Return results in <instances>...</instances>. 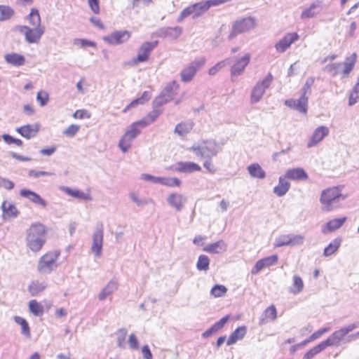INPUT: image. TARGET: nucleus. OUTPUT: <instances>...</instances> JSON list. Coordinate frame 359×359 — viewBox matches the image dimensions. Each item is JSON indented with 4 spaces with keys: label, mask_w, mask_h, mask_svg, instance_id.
Returning <instances> with one entry per match:
<instances>
[{
    "label": "nucleus",
    "mask_w": 359,
    "mask_h": 359,
    "mask_svg": "<svg viewBox=\"0 0 359 359\" xmlns=\"http://www.w3.org/2000/svg\"><path fill=\"white\" fill-rule=\"evenodd\" d=\"M326 348L325 345L322 341L311 349H310L308 352L305 353L303 357V359H312L316 355L320 353L323 350Z\"/></svg>",
    "instance_id": "obj_45"
},
{
    "label": "nucleus",
    "mask_w": 359,
    "mask_h": 359,
    "mask_svg": "<svg viewBox=\"0 0 359 359\" xmlns=\"http://www.w3.org/2000/svg\"><path fill=\"white\" fill-rule=\"evenodd\" d=\"M151 97V95L149 93V92L148 91H144L142 96L139 98H137L134 100H133L128 106H127V109L128 108H130V107H136L137 105H138L139 104H144L145 102H147V100H149Z\"/></svg>",
    "instance_id": "obj_50"
},
{
    "label": "nucleus",
    "mask_w": 359,
    "mask_h": 359,
    "mask_svg": "<svg viewBox=\"0 0 359 359\" xmlns=\"http://www.w3.org/2000/svg\"><path fill=\"white\" fill-rule=\"evenodd\" d=\"M290 245V234H283L277 237L273 243L274 248Z\"/></svg>",
    "instance_id": "obj_49"
},
{
    "label": "nucleus",
    "mask_w": 359,
    "mask_h": 359,
    "mask_svg": "<svg viewBox=\"0 0 359 359\" xmlns=\"http://www.w3.org/2000/svg\"><path fill=\"white\" fill-rule=\"evenodd\" d=\"M210 259L205 255H201L198 257L196 263V268L199 271H208L209 269Z\"/></svg>",
    "instance_id": "obj_48"
},
{
    "label": "nucleus",
    "mask_w": 359,
    "mask_h": 359,
    "mask_svg": "<svg viewBox=\"0 0 359 359\" xmlns=\"http://www.w3.org/2000/svg\"><path fill=\"white\" fill-rule=\"evenodd\" d=\"M4 60L6 63L14 67H20L25 64L26 59L24 55L17 53H11L4 55Z\"/></svg>",
    "instance_id": "obj_26"
},
{
    "label": "nucleus",
    "mask_w": 359,
    "mask_h": 359,
    "mask_svg": "<svg viewBox=\"0 0 359 359\" xmlns=\"http://www.w3.org/2000/svg\"><path fill=\"white\" fill-rule=\"evenodd\" d=\"M14 10L8 6L0 5V21L9 20L13 15Z\"/></svg>",
    "instance_id": "obj_46"
},
{
    "label": "nucleus",
    "mask_w": 359,
    "mask_h": 359,
    "mask_svg": "<svg viewBox=\"0 0 359 359\" xmlns=\"http://www.w3.org/2000/svg\"><path fill=\"white\" fill-rule=\"evenodd\" d=\"M314 81H315V78L313 76H310L306 80V82L301 90L302 95H304L308 96V97L311 95V87L313 85Z\"/></svg>",
    "instance_id": "obj_52"
},
{
    "label": "nucleus",
    "mask_w": 359,
    "mask_h": 359,
    "mask_svg": "<svg viewBox=\"0 0 359 359\" xmlns=\"http://www.w3.org/2000/svg\"><path fill=\"white\" fill-rule=\"evenodd\" d=\"M172 170L180 172H193L200 171L201 168L199 165L194 162H178L172 167Z\"/></svg>",
    "instance_id": "obj_23"
},
{
    "label": "nucleus",
    "mask_w": 359,
    "mask_h": 359,
    "mask_svg": "<svg viewBox=\"0 0 359 359\" xmlns=\"http://www.w3.org/2000/svg\"><path fill=\"white\" fill-rule=\"evenodd\" d=\"M140 133V130L130 126L118 142L120 149L126 153L131 147L133 140Z\"/></svg>",
    "instance_id": "obj_13"
},
{
    "label": "nucleus",
    "mask_w": 359,
    "mask_h": 359,
    "mask_svg": "<svg viewBox=\"0 0 359 359\" xmlns=\"http://www.w3.org/2000/svg\"><path fill=\"white\" fill-rule=\"evenodd\" d=\"M357 59V54L353 53L351 56L346 57L344 62L343 73L345 76H348L353 69Z\"/></svg>",
    "instance_id": "obj_39"
},
{
    "label": "nucleus",
    "mask_w": 359,
    "mask_h": 359,
    "mask_svg": "<svg viewBox=\"0 0 359 359\" xmlns=\"http://www.w3.org/2000/svg\"><path fill=\"white\" fill-rule=\"evenodd\" d=\"M1 209L3 211V217L4 219L10 217L15 218L19 214V212L15 205L13 203H8L6 201L2 203Z\"/></svg>",
    "instance_id": "obj_29"
},
{
    "label": "nucleus",
    "mask_w": 359,
    "mask_h": 359,
    "mask_svg": "<svg viewBox=\"0 0 359 359\" xmlns=\"http://www.w3.org/2000/svg\"><path fill=\"white\" fill-rule=\"evenodd\" d=\"M53 173L50 172H46V171H37L35 170H29L28 175L29 177H34L35 178L40 177L41 176H51Z\"/></svg>",
    "instance_id": "obj_62"
},
{
    "label": "nucleus",
    "mask_w": 359,
    "mask_h": 359,
    "mask_svg": "<svg viewBox=\"0 0 359 359\" xmlns=\"http://www.w3.org/2000/svg\"><path fill=\"white\" fill-rule=\"evenodd\" d=\"M26 244L32 252H39L46 241V228L39 222L32 224L26 232Z\"/></svg>",
    "instance_id": "obj_1"
},
{
    "label": "nucleus",
    "mask_w": 359,
    "mask_h": 359,
    "mask_svg": "<svg viewBox=\"0 0 359 359\" xmlns=\"http://www.w3.org/2000/svg\"><path fill=\"white\" fill-rule=\"evenodd\" d=\"M194 123L191 121L182 122L178 123L174 130V133L183 137L188 134L193 128Z\"/></svg>",
    "instance_id": "obj_35"
},
{
    "label": "nucleus",
    "mask_w": 359,
    "mask_h": 359,
    "mask_svg": "<svg viewBox=\"0 0 359 359\" xmlns=\"http://www.w3.org/2000/svg\"><path fill=\"white\" fill-rule=\"evenodd\" d=\"M15 322L21 326L22 334L23 335L26 336L27 337L29 338L30 337V330H29V325H28V323L27 322V320L22 317L15 316Z\"/></svg>",
    "instance_id": "obj_47"
},
{
    "label": "nucleus",
    "mask_w": 359,
    "mask_h": 359,
    "mask_svg": "<svg viewBox=\"0 0 359 359\" xmlns=\"http://www.w3.org/2000/svg\"><path fill=\"white\" fill-rule=\"evenodd\" d=\"M221 149V147L213 140L203 141L198 146H193L191 147V150L197 156L206 159H211Z\"/></svg>",
    "instance_id": "obj_4"
},
{
    "label": "nucleus",
    "mask_w": 359,
    "mask_h": 359,
    "mask_svg": "<svg viewBox=\"0 0 359 359\" xmlns=\"http://www.w3.org/2000/svg\"><path fill=\"white\" fill-rule=\"evenodd\" d=\"M249 174L252 177L264 179L266 177L265 171L262 168L258 163H252L248 167Z\"/></svg>",
    "instance_id": "obj_37"
},
{
    "label": "nucleus",
    "mask_w": 359,
    "mask_h": 359,
    "mask_svg": "<svg viewBox=\"0 0 359 359\" xmlns=\"http://www.w3.org/2000/svg\"><path fill=\"white\" fill-rule=\"evenodd\" d=\"M286 177H280L278 179V184L273 188V193L279 197L286 194L290 187V184L285 179Z\"/></svg>",
    "instance_id": "obj_31"
},
{
    "label": "nucleus",
    "mask_w": 359,
    "mask_h": 359,
    "mask_svg": "<svg viewBox=\"0 0 359 359\" xmlns=\"http://www.w3.org/2000/svg\"><path fill=\"white\" fill-rule=\"evenodd\" d=\"M79 128V126L72 124L64 130L63 134L68 137H74L77 133Z\"/></svg>",
    "instance_id": "obj_59"
},
{
    "label": "nucleus",
    "mask_w": 359,
    "mask_h": 359,
    "mask_svg": "<svg viewBox=\"0 0 359 359\" xmlns=\"http://www.w3.org/2000/svg\"><path fill=\"white\" fill-rule=\"evenodd\" d=\"M273 79V75L269 73L262 81L256 83L251 92L250 100L252 103H257L260 101L266 89L271 84Z\"/></svg>",
    "instance_id": "obj_9"
},
{
    "label": "nucleus",
    "mask_w": 359,
    "mask_h": 359,
    "mask_svg": "<svg viewBox=\"0 0 359 359\" xmlns=\"http://www.w3.org/2000/svg\"><path fill=\"white\" fill-rule=\"evenodd\" d=\"M182 28L180 27H161L157 32V35L159 37L170 38L171 39H177L182 34Z\"/></svg>",
    "instance_id": "obj_21"
},
{
    "label": "nucleus",
    "mask_w": 359,
    "mask_h": 359,
    "mask_svg": "<svg viewBox=\"0 0 359 359\" xmlns=\"http://www.w3.org/2000/svg\"><path fill=\"white\" fill-rule=\"evenodd\" d=\"M74 45H79L81 47L84 48L87 46L94 47L95 46V43L87 39H76L74 41Z\"/></svg>",
    "instance_id": "obj_61"
},
{
    "label": "nucleus",
    "mask_w": 359,
    "mask_h": 359,
    "mask_svg": "<svg viewBox=\"0 0 359 359\" xmlns=\"http://www.w3.org/2000/svg\"><path fill=\"white\" fill-rule=\"evenodd\" d=\"M181 184V180L177 177H163L161 182V184L170 187H180Z\"/></svg>",
    "instance_id": "obj_53"
},
{
    "label": "nucleus",
    "mask_w": 359,
    "mask_h": 359,
    "mask_svg": "<svg viewBox=\"0 0 359 359\" xmlns=\"http://www.w3.org/2000/svg\"><path fill=\"white\" fill-rule=\"evenodd\" d=\"M227 1L228 0H206L192 4L182 11L177 18V22H181L190 15H192L194 20L197 19L207 13L211 7L217 6Z\"/></svg>",
    "instance_id": "obj_2"
},
{
    "label": "nucleus",
    "mask_w": 359,
    "mask_h": 359,
    "mask_svg": "<svg viewBox=\"0 0 359 359\" xmlns=\"http://www.w3.org/2000/svg\"><path fill=\"white\" fill-rule=\"evenodd\" d=\"M178 89L179 85L175 81L168 83L161 94L155 98L153 102V106L154 107H159L170 102L177 94Z\"/></svg>",
    "instance_id": "obj_6"
},
{
    "label": "nucleus",
    "mask_w": 359,
    "mask_h": 359,
    "mask_svg": "<svg viewBox=\"0 0 359 359\" xmlns=\"http://www.w3.org/2000/svg\"><path fill=\"white\" fill-rule=\"evenodd\" d=\"M158 43V41L143 43L138 49L137 57L133 59V62L136 65L147 61L151 52L157 46Z\"/></svg>",
    "instance_id": "obj_12"
},
{
    "label": "nucleus",
    "mask_w": 359,
    "mask_h": 359,
    "mask_svg": "<svg viewBox=\"0 0 359 359\" xmlns=\"http://www.w3.org/2000/svg\"><path fill=\"white\" fill-rule=\"evenodd\" d=\"M308 100L309 97L301 94L299 99H290L287 100L285 102L287 107L297 110L300 113L306 114L308 109Z\"/></svg>",
    "instance_id": "obj_15"
},
{
    "label": "nucleus",
    "mask_w": 359,
    "mask_h": 359,
    "mask_svg": "<svg viewBox=\"0 0 359 359\" xmlns=\"http://www.w3.org/2000/svg\"><path fill=\"white\" fill-rule=\"evenodd\" d=\"M227 288L223 285H215L210 290V294L214 297H221L225 295Z\"/></svg>",
    "instance_id": "obj_51"
},
{
    "label": "nucleus",
    "mask_w": 359,
    "mask_h": 359,
    "mask_svg": "<svg viewBox=\"0 0 359 359\" xmlns=\"http://www.w3.org/2000/svg\"><path fill=\"white\" fill-rule=\"evenodd\" d=\"M141 178L142 180H147V181H151L155 184H161L162 179L161 177H155L149 174H142L141 175Z\"/></svg>",
    "instance_id": "obj_63"
},
{
    "label": "nucleus",
    "mask_w": 359,
    "mask_h": 359,
    "mask_svg": "<svg viewBox=\"0 0 359 359\" xmlns=\"http://www.w3.org/2000/svg\"><path fill=\"white\" fill-rule=\"evenodd\" d=\"M187 201V198L179 193H172L167 198L168 203L177 211H181Z\"/></svg>",
    "instance_id": "obj_19"
},
{
    "label": "nucleus",
    "mask_w": 359,
    "mask_h": 359,
    "mask_svg": "<svg viewBox=\"0 0 359 359\" xmlns=\"http://www.w3.org/2000/svg\"><path fill=\"white\" fill-rule=\"evenodd\" d=\"M203 250L206 252L219 254L226 250V245L224 241L220 240L215 243L207 245Z\"/></svg>",
    "instance_id": "obj_30"
},
{
    "label": "nucleus",
    "mask_w": 359,
    "mask_h": 359,
    "mask_svg": "<svg viewBox=\"0 0 359 359\" xmlns=\"http://www.w3.org/2000/svg\"><path fill=\"white\" fill-rule=\"evenodd\" d=\"M118 282L115 278L111 279L107 285L101 290L98 295L100 301L105 299L108 296L118 290Z\"/></svg>",
    "instance_id": "obj_28"
},
{
    "label": "nucleus",
    "mask_w": 359,
    "mask_h": 359,
    "mask_svg": "<svg viewBox=\"0 0 359 359\" xmlns=\"http://www.w3.org/2000/svg\"><path fill=\"white\" fill-rule=\"evenodd\" d=\"M304 289V282L302 278L297 276L294 275L293 277V284L292 287L289 289V292L294 294H297L302 292Z\"/></svg>",
    "instance_id": "obj_41"
},
{
    "label": "nucleus",
    "mask_w": 359,
    "mask_h": 359,
    "mask_svg": "<svg viewBox=\"0 0 359 359\" xmlns=\"http://www.w3.org/2000/svg\"><path fill=\"white\" fill-rule=\"evenodd\" d=\"M104 226L102 222H97L93 234L91 251L96 257H100L103 246Z\"/></svg>",
    "instance_id": "obj_11"
},
{
    "label": "nucleus",
    "mask_w": 359,
    "mask_h": 359,
    "mask_svg": "<svg viewBox=\"0 0 359 359\" xmlns=\"http://www.w3.org/2000/svg\"><path fill=\"white\" fill-rule=\"evenodd\" d=\"M345 199L337 187L328 188L322 191L320 198V203L323 205L324 211H331L338 207L340 201Z\"/></svg>",
    "instance_id": "obj_3"
},
{
    "label": "nucleus",
    "mask_w": 359,
    "mask_h": 359,
    "mask_svg": "<svg viewBox=\"0 0 359 359\" xmlns=\"http://www.w3.org/2000/svg\"><path fill=\"white\" fill-rule=\"evenodd\" d=\"M48 284L46 281L40 282L39 280H34L28 287V290L32 296H36L43 292L47 287Z\"/></svg>",
    "instance_id": "obj_36"
},
{
    "label": "nucleus",
    "mask_w": 359,
    "mask_h": 359,
    "mask_svg": "<svg viewBox=\"0 0 359 359\" xmlns=\"http://www.w3.org/2000/svg\"><path fill=\"white\" fill-rule=\"evenodd\" d=\"M60 255L58 252H49L42 256L38 264V271L43 274L50 273L56 268V261Z\"/></svg>",
    "instance_id": "obj_7"
},
{
    "label": "nucleus",
    "mask_w": 359,
    "mask_h": 359,
    "mask_svg": "<svg viewBox=\"0 0 359 359\" xmlns=\"http://www.w3.org/2000/svg\"><path fill=\"white\" fill-rule=\"evenodd\" d=\"M276 314H277L276 309L275 306H273V305L269 306L264 311L265 316L271 320H273L276 318V316H277Z\"/></svg>",
    "instance_id": "obj_58"
},
{
    "label": "nucleus",
    "mask_w": 359,
    "mask_h": 359,
    "mask_svg": "<svg viewBox=\"0 0 359 359\" xmlns=\"http://www.w3.org/2000/svg\"><path fill=\"white\" fill-rule=\"evenodd\" d=\"M130 198L137 204L138 206L146 205L152 202L151 199H141L139 198L135 192H131L129 194Z\"/></svg>",
    "instance_id": "obj_56"
},
{
    "label": "nucleus",
    "mask_w": 359,
    "mask_h": 359,
    "mask_svg": "<svg viewBox=\"0 0 359 359\" xmlns=\"http://www.w3.org/2000/svg\"><path fill=\"white\" fill-rule=\"evenodd\" d=\"M346 217H341L332 219L327 222L326 229H323V233L332 232L339 229L346 222Z\"/></svg>",
    "instance_id": "obj_38"
},
{
    "label": "nucleus",
    "mask_w": 359,
    "mask_h": 359,
    "mask_svg": "<svg viewBox=\"0 0 359 359\" xmlns=\"http://www.w3.org/2000/svg\"><path fill=\"white\" fill-rule=\"evenodd\" d=\"M39 130V125L36 124H27L23 126L19 127L16 129V131L23 137L27 140L35 137Z\"/></svg>",
    "instance_id": "obj_25"
},
{
    "label": "nucleus",
    "mask_w": 359,
    "mask_h": 359,
    "mask_svg": "<svg viewBox=\"0 0 359 359\" xmlns=\"http://www.w3.org/2000/svg\"><path fill=\"white\" fill-rule=\"evenodd\" d=\"M329 133V129L326 126H321L318 127L313 132L309 142H308L307 147L309 148L312 147L321 142L325 137Z\"/></svg>",
    "instance_id": "obj_20"
},
{
    "label": "nucleus",
    "mask_w": 359,
    "mask_h": 359,
    "mask_svg": "<svg viewBox=\"0 0 359 359\" xmlns=\"http://www.w3.org/2000/svg\"><path fill=\"white\" fill-rule=\"evenodd\" d=\"M154 110L149 113L147 116L146 117L150 123L154 121L157 118V117L161 114V110L156 109L157 107H154Z\"/></svg>",
    "instance_id": "obj_64"
},
{
    "label": "nucleus",
    "mask_w": 359,
    "mask_h": 359,
    "mask_svg": "<svg viewBox=\"0 0 359 359\" xmlns=\"http://www.w3.org/2000/svg\"><path fill=\"white\" fill-rule=\"evenodd\" d=\"M205 62V58L201 57L192 61L187 66L184 67L180 74L182 81L184 83L191 81L196 72L204 65Z\"/></svg>",
    "instance_id": "obj_10"
},
{
    "label": "nucleus",
    "mask_w": 359,
    "mask_h": 359,
    "mask_svg": "<svg viewBox=\"0 0 359 359\" xmlns=\"http://www.w3.org/2000/svg\"><path fill=\"white\" fill-rule=\"evenodd\" d=\"M359 100V86L355 85L349 96L348 104L354 105Z\"/></svg>",
    "instance_id": "obj_55"
},
{
    "label": "nucleus",
    "mask_w": 359,
    "mask_h": 359,
    "mask_svg": "<svg viewBox=\"0 0 359 359\" xmlns=\"http://www.w3.org/2000/svg\"><path fill=\"white\" fill-rule=\"evenodd\" d=\"M63 190L67 194L74 198L86 201L90 200V196L88 194H86L79 189H72L69 187H63Z\"/></svg>",
    "instance_id": "obj_42"
},
{
    "label": "nucleus",
    "mask_w": 359,
    "mask_h": 359,
    "mask_svg": "<svg viewBox=\"0 0 359 359\" xmlns=\"http://www.w3.org/2000/svg\"><path fill=\"white\" fill-rule=\"evenodd\" d=\"M299 38L296 32L288 33L275 45V48L278 52L283 53Z\"/></svg>",
    "instance_id": "obj_16"
},
{
    "label": "nucleus",
    "mask_w": 359,
    "mask_h": 359,
    "mask_svg": "<svg viewBox=\"0 0 359 359\" xmlns=\"http://www.w3.org/2000/svg\"><path fill=\"white\" fill-rule=\"evenodd\" d=\"M229 320V316H224L219 321L214 323L209 329L205 331L202 336L204 338L210 337L212 334L217 332L220 330Z\"/></svg>",
    "instance_id": "obj_32"
},
{
    "label": "nucleus",
    "mask_w": 359,
    "mask_h": 359,
    "mask_svg": "<svg viewBox=\"0 0 359 359\" xmlns=\"http://www.w3.org/2000/svg\"><path fill=\"white\" fill-rule=\"evenodd\" d=\"M346 333L344 329H341L333 332L326 340L323 342L325 345L326 348L331 346H339L341 341L344 340Z\"/></svg>",
    "instance_id": "obj_24"
},
{
    "label": "nucleus",
    "mask_w": 359,
    "mask_h": 359,
    "mask_svg": "<svg viewBox=\"0 0 359 359\" xmlns=\"http://www.w3.org/2000/svg\"><path fill=\"white\" fill-rule=\"evenodd\" d=\"M15 29L25 35V41L29 43H38L44 33L43 27L30 28L26 25H17Z\"/></svg>",
    "instance_id": "obj_8"
},
{
    "label": "nucleus",
    "mask_w": 359,
    "mask_h": 359,
    "mask_svg": "<svg viewBox=\"0 0 359 359\" xmlns=\"http://www.w3.org/2000/svg\"><path fill=\"white\" fill-rule=\"evenodd\" d=\"M20 195L27 198L34 204L39 205L43 208L47 206V202L40 195L32 190L23 189L20 190Z\"/></svg>",
    "instance_id": "obj_22"
},
{
    "label": "nucleus",
    "mask_w": 359,
    "mask_h": 359,
    "mask_svg": "<svg viewBox=\"0 0 359 359\" xmlns=\"http://www.w3.org/2000/svg\"><path fill=\"white\" fill-rule=\"evenodd\" d=\"M340 66L341 63L339 62H335L330 65H327L325 67H323V71L329 73L332 76H335L339 72Z\"/></svg>",
    "instance_id": "obj_54"
},
{
    "label": "nucleus",
    "mask_w": 359,
    "mask_h": 359,
    "mask_svg": "<svg viewBox=\"0 0 359 359\" xmlns=\"http://www.w3.org/2000/svg\"><path fill=\"white\" fill-rule=\"evenodd\" d=\"M278 259L277 255H273L263 259L258 260L254 267L251 270L252 274H257L262 271L263 269L269 267L276 263H277Z\"/></svg>",
    "instance_id": "obj_17"
},
{
    "label": "nucleus",
    "mask_w": 359,
    "mask_h": 359,
    "mask_svg": "<svg viewBox=\"0 0 359 359\" xmlns=\"http://www.w3.org/2000/svg\"><path fill=\"white\" fill-rule=\"evenodd\" d=\"M250 55L249 53H246L244 56L239 58L231 68V77L241 75L250 63Z\"/></svg>",
    "instance_id": "obj_18"
},
{
    "label": "nucleus",
    "mask_w": 359,
    "mask_h": 359,
    "mask_svg": "<svg viewBox=\"0 0 359 359\" xmlns=\"http://www.w3.org/2000/svg\"><path fill=\"white\" fill-rule=\"evenodd\" d=\"M285 177L292 180H306L308 175L303 168H296L286 171Z\"/></svg>",
    "instance_id": "obj_27"
},
{
    "label": "nucleus",
    "mask_w": 359,
    "mask_h": 359,
    "mask_svg": "<svg viewBox=\"0 0 359 359\" xmlns=\"http://www.w3.org/2000/svg\"><path fill=\"white\" fill-rule=\"evenodd\" d=\"M320 4L321 2L320 1L312 3L309 8L302 11L301 18L307 19L316 16L320 12Z\"/></svg>",
    "instance_id": "obj_33"
},
{
    "label": "nucleus",
    "mask_w": 359,
    "mask_h": 359,
    "mask_svg": "<svg viewBox=\"0 0 359 359\" xmlns=\"http://www.w3.org/2000/svg\"><path fill=\"white\" fill-rule=\"evenodd\" d=\"M27 20L34 27H42L39 12L36 8H32L30 13L27 16Z\"/></svg>",
    "instance_id": "obj_40"
},
{
    "label": "nucleus",
    "mask_w": 359,
    "mask_h": 359,
    "mask_svg": "<svg viewBox=\"0 0 359 359\" xmlns=\"http://www.w3.org/2000/svg\"><path fill=\"white\" fill-rule=\"evenodd\" d=\"M304 236L300 234H290V245H299L304 242Z\"/></svg>",
    "instance_id": "obj_60"
},
{
    "label": "nucleus",
    "mask_w": 359,
    "mask_h": 359,
    "mask_svg": "<svg viewBox=\"0 0 359 359\" xmlns=\"http://www.w3.org/2000/svg\"><path fill=\"white\" fill-rule=\"evenodd\" d=\"M255 26L256 20L254 17L248 16L238 19L232 24L231 30L228 38L231 40L238 34L250 31Z\"/></svg>",
    "instance_id": "obj_5"
},
{
    "label": "nucleus",
    "mask_w": 359,
    "mask_h": 359,
    "mask_svg": "<svg viewBox=\"0 0 359 359\" xmlns=\"http://www.w3.org/2000/svg\"><path fill=\"white\" fill-rule=\"evenodd\" d=\"M29 309L35 316H41L44 312L43 306L35 299L29 301Z\"/></svg>",
    "instance_id": "obj_43"
},
{
    "label": "nucleus",
    "mask_w": 359,
    "mask_h": 359,
    "mask_svg": "<svg viewBox=\"0 0 359 359\" xmlns=\"http://www.w3.org/2000/svg\"><path fill=\"white\" fill-rule=\"evenodd\" d=\"M247 332L245 326H241L236 328L229 336L226 344L228 346L234 344L238 340L242 339Z\"/></svg>",
    "instance_id": "obj_34"
},
{
    "label": "nucleus",
    "mask_w": 359,
    "mask_h": 359,
    "mask_svg": "<svg viewBox=\"0 0 359 359\" xmlns=\"http://www.w3.org/2000/svg\"><path fill=\"white\" fill-rule=\"evenodd\" d=\"M49 99V95L46 91H39L36 95V100L39 102L41 107L45 106Z\"/></svg>",
    "instance_id": "obj_57"
},
{
    "label": "nucleus",
    "mask_w": 359,
    "mask_h": 359,
    "mask_svg": "<svg viewBox=\"0 0 359 359\" xmlns=\"http://www.w3.org/2000/svg\"><path fill=\"white\" fill-rule=\"evenodd\" d=\"M341 241V238H335L325 248L323 255L325 257H328L334 254L339 248Z\"/></svg>",
    "instance_id": "obj_44"
},
{
    "label": "nucleus",
    "mask_w": 359,
    "mask_h": 359,
    "mask_svg": "<svg viewBox=\"0 0 359 359\" xmlns=\"http://www.w3.org/2000/svg\"><path fill=\"white\" fill-rule=\"evenodd\" d=\"M130 37V32L127 30L116 31L104 36L103 40L110 45L116 46L126 42Z\"/></svg>",
    "instance_id": "obj_14"
}]
</instances>
